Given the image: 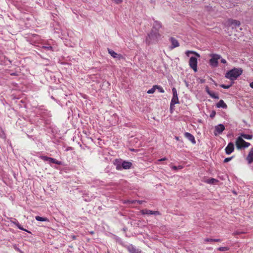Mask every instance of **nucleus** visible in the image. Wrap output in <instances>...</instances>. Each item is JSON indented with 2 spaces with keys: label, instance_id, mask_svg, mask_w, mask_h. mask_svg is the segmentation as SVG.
<instances>
[{
  "label": "nucleus",
  "instance_id": "1",
  "mask_svg": "<svg viewBox=\"0 0 253 253\" xmlns=\"http://www.w3.org/2000/svg\"><path fill=\"white\" fill-rule=\"evenodd\" d=\"M243 71V69L241 68H234L225 74V77L232 82L240 76L242 74Z\"/></svg>",
  "mask_w": 253,
  "mask_h": 253
},
{
  "label": "nucleus",
  "instance_id": "2",
  "mask_svg": "<svg viewBox=\"0 0 253 253\" xmlns=\"http://www.w3.org/2000/svg\"><path fill=\"white\" fill-rule=\"evenodd\" d=\"M160 37V34L159 32L152 29L151 32L147 35L146 39V42L148 45L152 43L157 42Z\"/></svg>",
  "mask_w": 253,
  "mask_h": 253
},
{
  "label": "nucleus",
  "instance_id": "3",
  "mask_svg": "<svg viewBox=\"0 0 253 253\" xmlns=\"http://www.w3.org/2000/svg\"><path fill=\"white\" fill-rule=\"evenodd\" d=\"M250 145V143L246 142L241 137H238L236 139V145L238 150L247 148Z\"/></svg>",
  "mask_w": 253,
  "mask_h": 253
},
{
  "label": "nucleus",
  "instance_id": "4",
  "mask_svg": "<svg viewBox=\"0 0 253 253\" xmlns=\"http://www.w3.org/2000/svg\"><path fill=\"white\" fill-rule=\"evenodd\" d=\"M210 56L211 57L209 61L210 65L213 67H217L218 65V60L221 58V56L216 54H211Z\"/></svg>",
  "mask_w": 253,
  "mask_h": 253
},
{
  "label": "nucleus",
  "instance_id": "5",
  "mask_svg": "<svg viewBox=\"0 0 253 253\" xmlns=\"http://www.w3.org/2000/svg\"><path fill=\"white\" fill-rule=\"evenodd\" d=\"M40 158L43 161L48 162L49 164L53 163L58 165H62V162L61 161H57L56 159L53 158L48 157L46 156H40Z\"/></svg>",
  "mask_w": 253,
  "mask_h": 253
},
{
  "label": "nucleus",
  "instance_id": "6",
  "mask_svg": "<svg viewBox=\"0 0 253 253\" xmlns=\"http://www.w3.org/2000/svg\"><path fill=\"white\" fill-rule=\"evenodd\" d=\"M227 26L231 27L232 29H236L237 27L240 26L241 22L237 20L233 19H228L227 21Z\"/></svg>",
  "mask_w": 253,
  "mask_h": 253
},
{
  "label": "nucleus",
  "instance_id": "7",
  "mask_svg": "<svg viewBox=\"0 0 253 253\" xmlns=\"http://www.w3.org/2000/svg\"><path fill=\"white\" fill-rule=\"evenodd\" d=\"M189 66L195 72L197 71V59L196 57L192 56L189 61Z\"/></svg>",
  "mask_w": 253,
  "mask_h": 253
},
{
  "label": "nucleus",
  "instance_id": "8",
  "mask_svg": "<svg viewBox=\"0 0 253 253\" xmlns=\"http://www.w3.org/2000/svg\"><path fill=\"white\" fill-rule=\"evenodd\" d=\"M172 94H173V96H172V99L171 100L172 105L179 103V102L178 100V95H177V90H176V88L174 87H173L172 88Z\"/></svg>",
  "mask_w": 253,
  "mask_h": 253
},
{
  "label": "nucleus",
  "instance_id": "9",
  "mask_svg": "<svg viewBox=\"0 0 253 253\" xmlns=\"http://www.w3.org/2000/svg\"><path fill=\"white\" fill-rule=\"evenodd\" d=\"M225 129V126L223 124H220L215 126L214 134L215 135L221 134Z\"/></svg>",
  "mask_w": 253,
  "mask_h": 253
},
{
  "label": "nucleus",
  "instance_id": "10",
  "mask_svg": "<svg viewBox=\"0 0 253 253\" xmlns=\"http://www.w3.org/2000/svg\"><path fill=\"white\" fill-rule=\"evenodd\" d=\"M141 212L142 214H154L155 215H161V213L159 211H153L147 209L141 210Z\"/></svg>",
  "mask_w": 253,
  "mask_h": 253
},
{
  "label": "nucleus",
  "instance_id": "11",
  "mask_svg": "<svg viewBox=\"0 0 253 253\" xmlns=\"http://www.w3.org/2000/svg\"><path fill=\"white\" fill-rule=\"evenodd\" d=\"M225 152L226 154L230 155L234 150V145L232 142H229L227 146L225 148Z\"/></svg>",
  "mask_w": 253,
  "mask_h": 253
},
{
  "label": "nucleus",
  "instance_id": "12",
  "mask_svg": "<svg viewBox=\"0 0 253 253\" xmlns=\"http://www.w3.org/2000/svg\"><path fill=\"white\" fill-rule=\"evenodd\" d=\"M169 41L171 43V45L169 47L170 49H172L179 46V44L178 41L174 38L171 37L169 39Z\"/></svg>",
  "mask_w": 253,
  "mask_h": 253
},
{
  "label": "nucleus",
  "instance_id": "13",
  "mask_svg": "<svg viewBox=\"0 0 253 253\" xmlns=\"http://www.w3.org/2000/svg\"><path fill=\"white\" fill-rule=\"evenodd\" d=\"M206 91L207 93L212 98L218 99H219V96L217 94L215 93L214 92H213L211 91L209 87L208 86H206L205 87Z\"/></svg>",
  "mask_w": 253,
  "mask_h": 253
},
{
  "label": "nucleus",
  "instance_id": "14",
  "mask_svg": "<svg viewBox=\"0 0 253 253\" xmlns=\"http://www.w3.org/2000/svg\"><path fill=\"white\" fill-rule=\"evenodd\" d=\"M184 136L187 138L193 144L196 143V140L194 136L189 132H185L184 134Z\"/></svg>",
  "mask_w": 253,
  "mask_h": 253
},
{
  "label": "nucleus",
  "instance_id": "15",
  "mask_svg": "<svg viewBox=\"0 0 253 253\" xmlns=\"http://www.w3.org/2000/svg\"><path fill=\"white\" fill-rule=\"evenodd\" d=\"M122 169H130L132 166V164L130 162L123 161V163H122Z\"/></svg>",
  "mask_w": 253,
  "mask_h": 253
},
{
  "label": "nucleus",
  "instance_id": "16",
  "mask_svg": "<svg viewBox=\"0 0 253 253\" xmlns=\"http://www.w3.org/2000/svg\"><path fill=\"white\" fill-rule=\"evenodd\" d=\"M109 53L113 57V58H116L121 59L123 57L122 55L120 54H118L116 52H115L114 50L112 49H111L110 48L107 49Z\"/></svg>",
  "mask_w": 253,
  "mask_h": 253
},
{
  "label": "nucleus",
  "instance_id": "17",
  "mask_svg": "<svg viewBox=\"0 0 253 253\" xmlns=\"http://www.w3.org/2000/svg\"><path fill=\"white\" fill-rule=\"evenodd\" d=\"M11 222L13 223L14 225H15L18 229L21 230L25 231L28 233H31V232L27 230L26 229L23 228L22 226L19 224V222L16 219H14V220L11 221Z\"/></svg>",
  "mask_w": 253,
  "mask_h": 253
},
{
  "label": "nucleus",
  "instance_id": "18",
  "mask_svg": "<svg viewBox=\"0 0 253 253\" xmlns=\"http://www.w3.org/2000/svg\"><path fill=\"white\" fill-rule=\"evenodd\" d=\"M123 161L122 159H116L114 163V165L116 166L117 170H121L122 169V163Z\"/></svg>",
  "mask_w": 253,
  "mask_h": 253
},
{
  "label": "nucleus",
  "instance_id": "19",
  "mask_svg": "<svg viewBox=\"0 0 253 253\" xmlns=\"http://www.w3.org/2000/svg\"><path fill=\"white\" fill-rule=\"evenodd\" d=\"M126 248L130 253H139V252L132 245L127 246Z\"/></svg>",
  "mask_w": 253,
  "mask_h": 253
},
{
  "label": "nucleus",
  "instance_id": "20",
  "mask_svg": "<svg viewBox=\"0 0 253 253\" xmlns=\"http://www.w3.org/2000/svg\"><path fill=\"white\" fill-rule=\"evenodd\" d=\"M162 27V24L158 21H155L152 29L159 32V30Z\"/></svg>",
  "mask_w": 253,
  "mask_h": 253
},
{
  "label": "nucleus",
  "instance_id": "21",
  "mask_svg": "<svg viewBox=\"0 0 253 253\" xmlns=\"http://www.w3.org/2000/svg\"><path fill=\"white\" fill-rule=\"evenodd\" d=\"M247 160L249 164H251L253 162V147L251 149L247 157Z\"/></svg>",
  "mask_w": 253,
  "mask_h": 253
},
{
  "label": "nucleus",
  "instance_id": "22",
  "mask_svg": "<svg viewBox=\"0 0 253 253\" xmlns=\"http://www.w3.org/2000/svg\"><path fill=\"white\" fill-rule=\"evenodd\" d=\"M216 106L217 108H222L223 109H226L227 108V105L223 100H220L217 103H216Z\"/></svg>",
  "mask_w": 253,
  "mask_h": 253
},
{
  "label": "nucleus",
  "instance_id": "23",
  "mask_svg": "<svg viewBox=\"0 0 253 253\" xmlns=\"http://www.w3.org/2000/svg\"><path fill=\"white\" fill-rule=\"evenodd\" d=\"M240 137H241L242 138H244L246 139H252L253 136V135L246 134L245 133H241Z\"/></svg>",
  "mask_w": 253,
  "mask_h": 253
},
{
  "label": "nucleus",
  "instance_id": "24",
  "mask_svg": "<svg viewBox=\"0 0 253 253\" xmlns=\"http://www.w3.org/2000/svg\"><path fill=\"white\" fill-rule=\"evenodd\" d=\"M35 219L37 221H49V220L47 218L44 217H41L39 216H36L35 217Z\"/></svg>",
  "mask_w": 253,
  "mask_h": 253
},
{
  "label": "nucleus",
  "instance_id": "25",
  "mask_svg": "<svg viewBox=\"0 0 253 253\" xmlns=\"http://www.w3.org/2000/svg\"><path fill=\"white\" fill-rule=\"evenodd\" d=\"M205 241L207 242H219L221 241L220 239H211V238H206Z\"/></svg>",
  "mask_w": 253,
  "mask_h": 253
},
{
  "label": "nucleus",
  "instance_id": "26",
  "mask_svg": "<svg viewBox=\"0 0 253 253\" xmlns=\"http://www.w3.org/2000/svg\"><path fill=\"white\" fill-rule=\"evenodd\" d=\"M234 84V81H232L231 82V84H228V85H225V84H221L220 85V86L224 89H228L231 86H232V85Z\"/></svg>",
  "mask_w": 253,
  "mask_h": 253
},
{
  "label": "nucleus",
  "instance_id": "27",
  "mask_svg": "<svg viewBox=\"0 0 253 253\" xmlns=\"http://www.w3.org/2000/svg\"><path fill=\"white\" fill-rule=\"evenodd\" d=\"M189 53H192V54H194L196 56L198 57H200V54L197 53V52L196 51H189V50H187L186 51V54L187 55V56H189Z\"/></svg>",
  "mask_w": 253,
  "mask_h": 253
},
{
  "label": "nucleus",
  "instance_id": "28",
  "mask_svg": "<svg viewBox=\"0 0 253 253\" xmlns=\"http://www.w3.org/2000/svg\"><path fill=\"white\" fill-rule=\"evenodd\" d=\"M156 87H157V85H154L152 88H151L150 89H149L147 91V93H148V94L153 93L155 92V90L156 89Z\"/></svg>",
  "mask_w": 253,
  "mask_h": 253
},
{
  "label": "nucleus",
  "instance_id": "29",
  "mask_svg": "<svg viewBox=\"0 0 253 253\" xmlns=\"http://www.w3.org/2000/svg\"><path fill=\"white\" fill-rule=\"evenodd\" d=\"M217 181H218V180L217 179L213 178H211L208 180L207 183H208L209 184H214Z\"/></svg>",
  "mask_w": 253,
  "mask_h": 253
},
{
  "label": "nucleus",
  "instance_id": "30",
  "mask_svg": "<svg viewBox=\"0 0 253 253\" xmlns=\"http://www.w3.org/2000/svg\"><path fill=\"white\" fill-rule=\"evenodd\" d=\"M229 250V248L228 247H221L217 249L218 251L223 252L228 251Z\"/></svg>",
  "mask_w": 253,
  "mask_h": 253
},
{
  "label": "nucleus",
  "instance_id": "31",
  "mask_svg": "<svg viewBox=\"0 0 253 253\" xmlns=\"http://www.w3.org/2000/svg\"><path fill=\"white\" fill-rule=\"evenodd\" d=\"M113 238L115 239L117 242L119 243L120 244H122V241L120 238H119L118 236L113 235Z\"/></svg>",
  "mask_w": 253,
  "mask_h": 253
},
{
  "label": "nucleus",
  "instance_id": "32",
  "mask_svg": "<svg viewBox=\"0 0 253 253\" xmlns=\"http://www.w3.org/2000/svg\"><path fill=\"white\" fill-rule=\"evenodd\" d=\"M156 89H158V91L160 92L164 93L165 92L164 89L161 86H159V85H157V87H156Z\"/></svg>",
  "mask_w": 253,
  "mask_h": 253
},
{
  "label": "nucleus",
  "instance_id": "33",
  "mask_svg": "<svg viewBox=\"0 0 253 253\" xmlns=\"http://www.w3.org/2000/svg\"><path fill=\"white\" fill-rule=\"evenodd\" d=\"M13 248L17 251L19 252L20 253H23V252L17 247L16 245L14 244L13 245Z\"/></svg>",
  "mask_w": 253,
  "mask_h": 253
},
{
  "label": "nucleus",
  "instance_id": "34",
  "mask_svg": "<svg viewBox=\"0 0 253 253\" xmlns=\"http://www.w3.org/2000/svg\"><path fill=\"white\" fill-rule=\"evenodd\" d=\"M182 168V166H173L172 167V169L174 170H177V169H181Z\"/></svg>",
  "mask_w": 253,
  "mask_h": 253
},
{
  "label": "nucleus",
  "instance_id": "35",
  "mask_svg": "<svg viewBox=\"0 0 253 253\" xmlns=\"http://www.w3.org/2000/svg\"><path fill=\"white\" fill-rule=\"evenodd\" d=\"M233 158V156H232V157H231L226 158H225V159L224 160L223 162H224V163H227V162H229L230 161H231V160L232 159V158Z\"/></svg>",
  "mask_w": 253,
  "mask_h": 253
},
{
  "label": "nucleus",
  "instance_id": "36",
  "mask_svg": "<svg viewBox=\"0 0 253 253\" xmlns=\"http://www.w3.org/2000/svg\"><path fill=\"white\" fill-rule=\"evenodd\" d=\"M215 115H216V112L214 110H212L210 115V117L211 118H213L215 117Z\"/></svg>",
  "mask_w": 253,
  "mask_h": 253
},
{
  "label": "nucleus",
  "instance_id": "37",
  "mask_svg": "<svg viewBox=\"0 0 253 253\" xmlns=\"http://www.w3.org/2000/svg\"><path fill=\"white\" fill-rule=\"evenodd\" d=\"M43 48H45V49H47L48 50H52V48H53L52 46H43Z\"/></svg>",
  "mask_w": 253,
  "mask_h": 253
},
{
  "label": "nucleus",
  "instance_id": "38",
  "mask_svg": "<svg viewBox=\"0 0 253 253\" xmlns=\"http://www.w3.org/2000/svg\"><path fill=\"white\" fill-rule=\"evenodd\" d=\"M10 75L11 76H17L18 75V73L17 72H12V73H10Z\"/></svg>",
  "mask_w": 253,
  "mask_h": 253
},
{
  "label": "nucleus",
  "instance_id": "39",
  "mask_svg": "<svg viewBox=\"0 0 253 253\" xmlns=\"http://www.w3.org/2000/svg\"><path fill=\"white\" fill-rule=\"evenodd\" d=\"M174 106V105H172L171 104V102H170V110L171 111V112H172V110L173 109V107Z\"/></svg>",
  "mask_w": 253,
  "mask_h": 253
},
{
  "label": "nucleus",
  "instance_id": "40",
  "mask_svg": "<svg viewBox=\"0 0 253 253\" xmlns=\"http://www.w3.org/2000/svg\"><path fill=\"white\" fill-rule=\"evenodd\" d=\"M205 82V80L203 79H200L199 83L201 84L204 83Z\"/></svg>",
  "mask_w": 253,
  "mask_h": 253
},
{
  "label": "nucleus",
  "instance_id": "41",
  "mask_svg": "<svg viewBox=\"0 0 253 253\" xmlns=\"http://www.w3.org/2000/svg\"><path fill=\"white\" fill-rule=\"evenodd\" d=\"M221 62L222 63L225 64V63H226V60H225V59L222 58V59H221Z\"/></svg>",
  "mask_w": 253,
  "mask_h": 253
},
{
  "label": "nucleus",
  "instance_id": "42",
  "mask_svg": "<svg viewBox=\"0 0 253 253\" xmlns=\"http://www.w3.org/2000/svg\"><path fill=\"white\" fill-rule=\"evenodd\" d=\"M166 160H167V159L165 157V158H163L162 159H161L159 160V161H165Z\"/></svg>",
  "mask_w": 253,
  "mask_h": 253
},
{
  "label": "nucleus",
  "instance_id": "43",
  "mask_svg": "<svg viewBox=\"0 0 253 253\" xmlns=\"http://www.w3.org/2000/svg\"><path fill=\"white\" fill-rule=\"evenodd\" d=\"M72 238L73 239V240H76L77 239V236H75V235H73L72 236Z\"/></svg>",
  "mask_w": 253,
  "mask_h": 253
},
{
  "label": "nucleus",
  "instance_id": "44",
  "mask_svg": "<svg viewBox=\"0 0 253 253\" xmlns=\"http://www.w3.org/2000/svg\"><path fill=\"white\" fill-rule=\"evenodd\" d=\"M98 209L99 211H101V210H103V208H102V206H99V207H98Z\"/></svg>",
  "mask_w": 253,
  "mask_h": 253
},
{
  "label": "nucleus",
  "instance_id": "45",
  "mask_svg": "<svg viewBox=\"0 0 253 253\" xmlns=\"http://www.w3.org/2000/svg\"><path fill=\"white\" fill-rule=\"evenodd\" d=\"M2 134H3V131L0 129V136H1Z\"/></svg>",
  "mask_w": 253,
  "mask_h": 253
},
{
  "label": "nucleus",
  "instance_id": "46",
  "mask_svg": "<svg viewBox=\"0 0 253 253\" xmlns=\"http://www.w3.org/2000/svg\"><path fill=\"white\" fill-rule=\"evenodd\" d=\"M250 86L251 88H253V82L250 83Z\"/></svg>",
  "mask_w": 253,
  "mask_h": 253
},
{
  "label": "nucleus",
  "instance_id": "47",
  "mask_svg": "<svg viewBox=\"0 0 253 253\" xmlns=\"http://www.w3.org/2000/svg\"><path fill=\"white\" fill-rule=\"evenodd\" d=\"M175 139L177 141H180L179 137L178 136H175Z\"/></svg>",
  "mask_w": 253,
  "mask_h": 253
},
{
  "label": "nucleus",
  "instance_id": "48",
  "mask_svg": "<svg viewBox=\"0 0 253 253\" xmlns=\"http://www.w3.org/2000/svg\"><path fill=\"white\" fill-rule=\"evenodd\" d=\"M89 234H90L91 235H93L94 234V232L93 231H89Z\"/></svg>",
  "mask_w": 253,
  "mask_h": 253
},
{
  "label": "nucleus",
  "instance_id": "49",
  "mask_svg": "<svg viewBox=\"0 0 253 253\" xmlns=\"http://www.w3.org/2000/svg\"><path fill=\"white\" fill-rule=\"evenodd\" d=\"M126 230H127V228L126 227L123 228V231L124 232H126Z\"/></svg>",
  "mask_w": 253,
  "mask_h": 253
},
{
  "label": "nucleus",
  "instance_id": "50",
  "mask_svg": "<svg viewBox=\"0 0 253 253\" xmlns=\"http://www.w3.org/2000/svg\"><path fill=\"white\" fill-rule=\"evenodd\" d=\"M51 99H53L54 100H55V101L56 100L55 99V98L53 97V96H52V95L51 96Z\"/></svg>",
  "mask_w": 253,
  "mask_h": 253
},
{
  "label": "nucleus",
  "instance_id": "51",
  "mask_svg": "<svg viewBox=\"0 0 253 253\" xmlns=\"http://www.w3.org/2000/svg\"><path fill=\"white\" fill-rule=\"evenodd\" d=\"M213 82L214 83V84L215 85L217 86V84L214 81H213Z\"/></svg>",
  "mask_w": 253,
  "mask_h": 253
},
{
  "label": "nucleus",
  "instance_id": "52",
  "mask_svg": "<svg viewBox=\"0 0 253 253\" xmlns=\"http://www.w3.org/2000/svg\"><path fill=\"white\" fill-rule=\"evenodd\" d=\"M138 203H139L140 204H142V201H138Z\"/></svg>",
  "mask_w": 253,
  "mask_h": 253
}]
</instances>
